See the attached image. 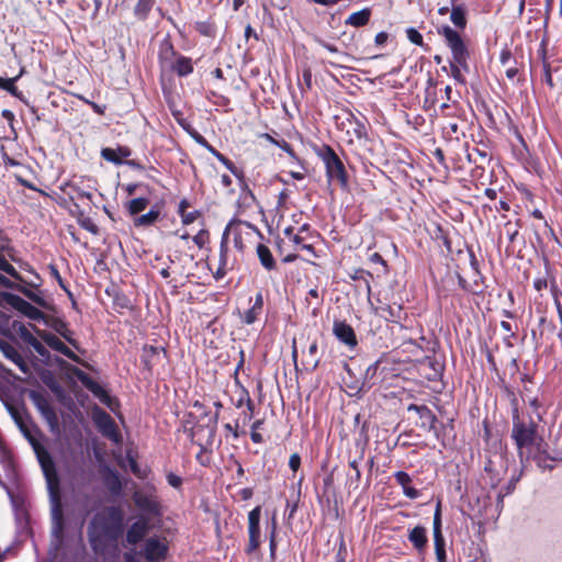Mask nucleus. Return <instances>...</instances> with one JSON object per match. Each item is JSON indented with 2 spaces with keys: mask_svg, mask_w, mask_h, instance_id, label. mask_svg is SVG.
<instances>
[{
  "mask_svg": "<svg viewBox=\"0 0 562 562\" xmlns=\"http://www.w3.org/2000/svg\"><path fill=\"white\" fill-rule=\"evenodd\" d=\"M123 532L124 513L119 506H108L94 514L87 528L89 544L98 555H105L110 548L117 551Z\"/></svg>",
  "mask_w": 562,
  "mask_h": 562,
  "instance_id": "1",
  "label": "nucleus"
},
{
  "mask_svg": "<svg viewBox=\"0 0 562 562\" xmlns=\"http://www.w3.org/2000/svg\"><path fill=\"white\" fill-rule=\"evenodd\" d=\"M510 438L516 447L521 463L528 462L531 458L537 460L539 467L552 469V465H544L547 451L540 449L543 442L539 434V425L532 418L524 419L520 415L513 417Z\"/></svg>",
  "mask_w": 562,
  "mask_h": 562,
  "instance_id": "2",
  "label": "nucleus"
},
{
  "mask_svg": "<svg viewBox=\"0 0 562 562\" xmlns=\"http://www.w3.org/2000/svg\"><path fill=\"white\" fill-rule=\"evenodd\" d=\"M20 428L31 443L44 473L52 505V519L53 521L65 520L61 504L60 479L55 461L49 451L33 437L22 424H20Z\"/></svg>",
  "mask_w": 562,
  "mask_h": 562,
  "instance_id": "3",
  "label": "nucleus"
},
{
  "mask_svg": "<svg viewBox=\"0 0 562 562\" xmlns=\"http://www.w3.org/2000/svg\"><path fill=\"white\" fill-rule=\"evenodd\" d=\"M158 65L161 72L188 77L194 70L192 58L180 54L169 37L164 38L158 48Z\"/></svg>",
  "mask_w": 562,
  "mask_h": 562,
  "instance_id": "4",
  "label": "nucleus"
},
{
  "mask_svg": "<svg viewBox=\"0 0 562 562\" xmlns=\"http://www.w3.org/2000/svg\"><path fill=\"white\" fill-rule=\"evenodd\" d=\"M314 153L323 161L328 182H337L342 189L349 187V176L344 161L328 144L314 147Z\"/></svg>",
  "mask_w": 562,
  "mask_h": 562,
  "instance_id": "5",
  "label": "nucleus"
},
{
  "mask_svg": "<svg viewBox=\"0 0 562 562\" xmlns=\"http://www.w3.org/2000/svg\"><path fill=\"white\" fill-rule=\"evenodd\" d=\"M229 234H233L234 247L239 252H244L248 245L252 244L257 237L263 238L262 233L256 225L238 218H233L228 222L222 236H226L228 241Z\"/></svg>",
  "mask_w": 562,
  "mask_h": 562,
  "instance_id": "6",
  "label": "nucleus"
},
{
  "mask_svg": "<svg viewBox=\"0 0 562 562\" xmlns=\"http://www.w3.org/2000/svg\"><path fill=\"white\" fill-rule=\"evenodd\" d=\"M438 33L443 36L447 46L450 48L452 60L457 61L464 71H469L470 52L458 31L449 25H443L438 30Z\"/></svg>",
  "mask_w": 562,
  "mask_h": 562,
  "instance_id": "7",
  "label": "nucleus"
},
{
  "mask_svg": "<svg viewBox=\"0 0 562 562\" xmlns=\"http://www.w3.org/2000/svg\"><path fill=\"white\" fill-rule=\"evenodd\" d=\"M211 153L222 165H224L238 180L240 183V200L246 206H250L256 202V196L249 186L245 181V176L243 170L238 169L235 164L227 158L225 155L220 153L214 146L209 149Z\"/></svg>",
  "mask_w": 562,
  "mask_h": 562,
  "instance_id": "8",
  "label": "nucleus"
},
{
  "mask_svg": "<svg viewBox=\"0 0 562 562\" xmlns=\"http://www.w3.org/2000/svg\"><path fill=\"white\" fill-rule=\"evenodd\" d=\"M92 420L103 437L110 439L114 443H121L122 435L115 420L109 413L99 406H94L92 409Z\"/></svg>",
  "mask_w": 562,
  "mask_h": 562,
  "instance_id": "9",
  "label": "nucleus"
},
{
  "mask_svg": "<svg viewBox=\"0 0 562 562\" xmlns=\"http://www.w3.org/2000/svg\"><path fill=\"white\" fill-rule=\"evenodd\" d=\"M457 285V277L448 271L437 283L436 294L440 305L456 308L461 303V297L454 292Z\"/></svg>",
  "mask_w": 562,
  "mask_h": 562,
  "instance_id": "10",
  "label": "nucleus"
},
{
  "mask_svg": "<svg viewBox=\"0 0 562 562\" xmlns=\"http://www.w3.org/2000/svg\"><path fill=\"white\" fill-rule=\"evenodd\" d=\"M260 518L261 506H256L248 513V543L245 548L248 555L254 554L261 544Z\"/></svg>",
  "mask_w": 562,
  "mask_h": 562,
  "instance_id": "11",
  "label": "nucleus"
},
{
  "mask_svg": "<svg viewBox=\"0 0 562 562\" xmlns=\"http://www.w3.org/2000/svg\"><path fill=\"white\" fill-rule=\"evenodd\" d=\"M29 396L50 429H57L59 425L58 416L46 395L38 391H31Z\"/></svg>",
  "mask_w": 562,
  "mask_h": 562,
  "instance_id": "12",
  "label": "nucleus"
},
{
  "mask_svg": "<svg viewBox=\"0 0 562 562\" xmlns=\"http://www.w3.org/2000/svg\"><path fill=\"white\" fill-rule=\"evenodd\" d=\"M29 396L50 429H57L59 425L58 416L46 395L38 391H31Z\"/></svg>",
  "mask_w": 562,
  "mask_h": 562,
  "instance_id": "13",
  "label": "nucleus"
},
{
  "mask_svg": "<svg viewBox=\"0 0 562 562\" xmlns=\"http://www.w3.org/2000/svg\"><path fill=\"white\" fill-rule=\"evenodd\" d=\"M340 131H345L347 142L352 144L355 140L368 139V132L366 124L356 117L351 112L348 116L338 124Z\"/></svg>",
  "mask_w": 562,
  "mask_h": 562,
  "instance_id": "14",
  "label": "nucleus"
},
{
  "mask_svg": "<svg viewBox=\"0 0 562 562\" xmlns=\"http://www.w3.org/2000/svg\"><path fill=\"white\" fill-rule=\"evenodd\" d=\"M371 306L375 315L384 318L389 323L400 324L407 317L403 305L398 303L389 304L378 299L376 304L371 303Z\"/></svg>",
  "mask_w": 562,
  "mask_h": 562,
  "instance_id": "15",
  "label": "nucleus"
},
{
  "mask_svg": "<svg viewBox=\"0 0 562 562\" xmlns=\"http://www.w3.org/2000/svg\"><path fill=\"white\" fill-rule=\"evenodd\" d=\"M169 547L167 540L157 536L149 537L144 543L142 554L147 562H160L168 555Z\"/></svg>",
  "mask_w": 562,
  "mask_h": 562,
  "instance_id": "16",
  "label": "nucleus"
},
{
  "mask_svg": "<svg viewBox=\"0 0 562 562\" xmlns=\"http://www.w3.org/2000/svg\"><path fill=\"white\" fill-rule=\"evenodd\" d=\"M71 371L77 376V379L82 383V385L87 390H89L102 404L109 407L111 406L112 397L103 386H101L89 374H87L79 368L74 367Z\"/></svg>",
  "mask_w": 562,
  "mask_h": 562,
  "instance_id": "17",
  "label": "nucleus"
},
{
  "mask_svg": "<svg viewBox=\"0 0 562 562\" xmlns=\"http://www.w3.org/2000/svg\"><path fill=\"white\" fill-rule=\"evenodd\" d=\"M167 350L161 346L145 345L142 348L140 362L145 370L151 372L155 367L167 359Z\"/></svg>",
  "mask_w": 562,
  "mask_h": 562,
  "instance_id": "18",
  "label": "nucleus"
},
{
  "mask_svg": "<svg viewBox=\"0 0 562 562\" xmlns=\"http://www.w3.org/2000/svg\"><path fill=\"white\" fill-rule=\"evenodd\" d=\"M37 335L53 350L60 352L74 362L85 364L83 360L67 347L56 335L45 330H37Z\"/></svg>",
  "mask_w": 562,
  "mask_h": 562,
  "instance_id": "19",
  "label": "nucleus"
},
{
  "mask_svg": "<svg viewBox=\"0 0 562 562\" xmlns=\"http://www.w3.org/2000/svg\"><path fill=\"white\" fill-rule=\"evenodd\" d=\"M407 411L417 414L418 418L415 422L417 427L425 431L436 430L437 416L426 405L409 404Z\"/></svg>",
  "mask_w": 562,
  "mask_h": 562,
  "instance_id": "20",
  "label": "nucleus"
},
{
  "mask_svg": "<svg viewBox=\"0 0 562 562\" xmlns=\"http://www.w3.org/2000/svg\"><path fill=\"white\" fill-rule=\"evenodd\" d=\"M283 233L288 238L289 246L292 248V250L296 252L305 250L312 257H317L313 244L308 243L310 238L307 235L294 234V227L292 226L286 227Z\"/></svg>",
  "mask_w": 562,
  "mask_h": 562,
  "instance_id": "21",
  "label": "nucleus"
},
{
  "mask_svg": "<svg viewBox=\"0 0 562 562\" xmlns=\"http://www.w3.org/2000/svg\"><path fill=\"white\" fill-rule=\"evenodd\" d=\"M149 531V521L147 518L140 517L134 521L127 529L125 541L130 546L139 543Z\"/></svg>",
  "mask_w": 562,
  "mask_h": 562,
  "instance_id": "22",
  "label": "nucleus"
},
{
  "mask_svg": "<svg viewBox=\"0 0 562 562\" xmlns=\"http://www.w3.org/2000/svg\"><path fill=\"white\" fill-rule=\"evenodd\" d=\"M333 333L339 341H341L351 349H353L358 345V340L353 328L345 321H335Z\"/></svg>",
  "mask_w": 562,
  "mask_h": 562,
  "instance_id": "23",
  "label": "nucleus"
},
{
  "mask_svg": "<svg viewBox=\"0 0 562 562\" xmlns=\"http://www.w3.org/2000/svg\"><path fill=\"white\" fill-rule=\"evenodd\" d=\"M418 370L424 373V376L429 381H436L440 378L442 366L434 357L425 356L418 360Z\"/></svg>",
  "mask_w": 562,
  "mask_h": 562,
  "instance_id": "24",
  "label": "nucleus"
},
{
  "mask_svg": "<svg viewBox=\"0 0 562 562\" xmlns=\"http://www.w3.org/2000/svg\"><path fill=\"white\" fill-rule=\"evenodd\" d=\"M263 311V294L258 291L251 306L240 314V322L245 325H252L261 316Z\"/></svg>",
  "mask_w": 562,
  "mask_h": 562,
  "instance_id": "25",
  "label": "nucleus"
},
{
  "mask_svg": "<svg viewBox=\"0 0 562 562\" xmlns=\"http://www.w3.org/2000/svg\"><path fill=\"white\" fill-rule=\"evenodd\" d=\"M471 257V267L473 270V278L470 282L469 286L465 288V292L471 293L473 295H481L484 293L485 284H484V277L480 271L479 262L476 260V257L473 252L470 255Z\"/></svg>",
  "mask_w": 562,
  "mask_h": 562,
  "instance_id": "26",
  "label": "nucleus"
},
{
  "mask_svg": "<svg viewBox=\"0 0 562 562\" xmlns=\"http://www.w3.org/2000/svg\"><path fill=\"white\" fill-rule=\"evenodd\" d=\"M0 351L2 355L12 361L18 368L23 372H29V367L21 353L16 350V348L9 341L0 339Z\"/></svg>",
  "mask_w": 562,
  "mask_h": 562,
  "instance_id": "27",
  "label": "nucleus"
},
{
  "mask_svg": "<svg viewBox=\"0 0 562 562\" xmlns=\"http://www.w3.org/2000/svg\"><path fill=\"white\" fill-rule=\"evenodd\" d=\"M132 155V150L127 146H117V148L104 147L101 149V157L114 165H122L124 159Z\"/></svg>",
  "mask_w": 562,
  "mask_h": 562,
  "instance_id": "28",
  "label": "nucleus"
},
{
  "mask_svg": "<svg viewBox=\"0 0 562 562\" xmlns=\"http://www.w3.org/2000/svg\"><path fill=\"white\" fill-rule=\"evenodd\" d=\"M228 241L226 240V236H222L220 243V256H218V265L216 271L213 273L215 280L223 279L228 270Z\"/></svg>",
  "mask_w": 562,
  "mask_h": 562,
  "instance_id": "29",
  "label": "nucleus"
},
{
  "mask_svg": "<svg viewBox=\"0 0 562 562\" xmlns=\"http://www.w3.org/2000/svg\"><path fill=\"white\" fill-rule=\"evenodd\" d=\"M450 21L458 29L464 30L468 23L467 7L461 0H451Z\"/></svg>",
  "mask_w": 562,
  "mask_h": 562,
  "instance_id": "30",
  "label": "nucleus"
},
{
  "mask_svg": "<svg viewBox=\"0 0 562 562\" xmlns=\"http://www.w3.org/2000/svg\"><path fill=\"white\" fill-rule=\"evenodd\" d=\"M50 327L59 334L69 345L80 351V346L77 339L74 338V331L69 328L68 324L58 317L53 318L49 324Z\"/></svg>",
  "mask_w": 562,
  "mask_h": 562,
  "instance_id": "31",
  "label": "nucleus"
},
{
  "mask_svg": "<svg viewBox=\"0 0 562 562\" xmlns=\"http://www.w3.org/2000/svg\"><path fill=\"white\" fill-rule=\"evenodd\" d=\"M161 209L162 204L155 203L147 213L134 217V226L148 227L154 225L160 218Z\"/></svg>",
  "mask_w": 562,
  "mask_h": 562,
  "instance_id": "32",
  "label": "nucleus"
},
{
  "mask_svg": "<svg viewBox=\"0 0 562 562\" xmlns=\"http://www.w3.org/2000/svg\"><path fill=\"white\" fill-rule=\"evenodd\" d=\"M407 538L418 553H423L426 550L428 537L425 527H414L413 529L409 530Z\"/></svg>",
  "mask_w": 562,
  "mask_h": 562,
  "instance_id": "33",
  "label": "nucleus"
},
{
  "mask_svg": "<svg viewBox=\"0 0 562 562\" xmlns=\"http://www.w3.org/2000/svg\"><path fill=\"white\" fill-rule=\"evenodd\" d=\"M394 479L396 483L402 486L403 494L406 497L411 499H416L420 496V492L417 488L411 486L412 477L407 472L397 471L394 473Z\"/></svg>",
  "mask_w": 562,
  "mask_h": 562,
  "instance_id": "34",
  "label": "nucleus"
},
{
  "mask_svg": "<svg viewBox=\"0 0 562 562\" xmlns=\"http://www.w3.org/2000/svg\"><path fill=\"white\" fill-rule=\"evenodd\" d=\"M317 351L318 344L317 340L314 339L308 345L305 359L302 361V364L306 371L313 372L318 368L321 359L317 357Z\"/></svg>",
  "mask_w": 562,
  "mask_h": 562,
  "instance_id": "35",
  "label": "nucleus"
},
{
  "mask_svg": "<svg viewBox=\"0 0 562 562\" xmlns=\"http://www.w3.org/2000/svg\"><path fill=\"white\" fill-rule=\"evenodd\" d=\"M372 15L371 8H363L360 11L351 13L346 20V25H351L355 27H361L369 23Z\"/></svg>",
  "mask_w": 562,
  "mask_h": 562,
  "instance_id": "36",
  "label": "nucleus"
},
{
  "mask_svg": "<svg viewBox=\"0 0 562 562\" xmlns=\"http://www.w3.org/2000/svg\"><path fill=\"white\" fill-rule=\"evenodd\" d=\"M256 252H257V256L259 258L261 266L266 270L271 271L277 268V262H276V260L272 256V252L268 246H266L263 244H258L256 247Z\"/></svg>",
  "mask_w": 562,
  "mask_h": 562,
  "instance_id": "37",
  "label": "nucleus"
},
{
  "mask_svg": "<svg viewBox=\"0 0 562 562\" xmlns=\"http://www.w3.org/2000/svg\"><path fill=\"white\" fill-rule=\"evenodd\" d=\"M156 4V0H137L133 13L139 21H146Z\"/></svg>",
  "mask_w": 562,
  "mask_h": 562,
  "instance_id": "38",
  "label": "nucleus"
},
{
  "mask_svg": "<svg viewBox=\"0 0 562 562\" xmlns=\"http://www.w3.org/2000/svg\"><path fill=\"white\" fill-rule=\"evenodd\" d=\"M349 278L356 282L362 283L366 288L367 295L370 299L372 293L370 280L373 278V274L368 270L358 268L355 269L352 273H349Z\"/></svg>",
  "mask_w": 562,
  "mask_h": 562,
  "instance_id": "39",
  "label": "nucleus"
},
{
  "mask_svg": "<svg viewBox=\"0 0 562 562\" xmlns=\"http://www.w3.org/2000/svg\"><path fill=\"white\" fill-rule=\"evenodd\" d=\"M149 205V199L140 196L127 201L124 206L131 216H139V214Z\"/></svg>",
  "mask_w": 562,
  "mask_h": 562,
  "instance_id": "40",
  "label": "nucleus"
},
{
  "mask_svg": "<svg viewBox=\"0 0 562 562\" xmlns=\"http://www.w3.org/2000/svg\"><path fill=\"white\" fill-rule=\"evenodd\" d=\"M501 389H502L505 397L508 400V402L510 404L512 418L519 416L520 415L519 401H518V396H517L515 390L512 386H509L508 384H506L504 380H502Z\"/></svg>",
  "mask_w": 562,
  "mask_h": 562,
  "instance_id": "41",
  "label": "nucleus"
},
{
  "mask_svg": "<svg viewBox=\"0 0 562 562\" xmlns=\"http://www.w3.org/2000/svg\"><path fill=\"white\" fill-rule=\"evenodd\" d=\"M194 30L204 37L214 38L216 36V23L213 18L205 21H198L194 23Z\"/></svg>",
  "mask_w": 562,
  "mask_h": 562,
  "instance_id": "42",
  "label": "nucleus"
},
{
  "mask_svg": "<svg viewBox=\"0 0 562 562\" xmlns=\"http://www.w3.org/2000/svg\"><path fill=\"white\" fill-rule=\"evenodd\" d=\"M2 299L8 305L13 307L21 314L24 313L25 307H27V305L30 304V302L25 301L21 296L9 292L2 293Z\"/></svg>",
  "mask_w": 562,
  "mask_h": 562,
  "instance_id": "43",
  "label": "nucleus"
},
{
  "mask_svg": "<svg viewBox=\"0 0 562 562\" xmlns=\"http://www.w3.org/2000/svg\"><path fill=\"white\" fill-rule=\"evenodd\" d=\"M19 78H20V76H16L13 78H7V79L0 77V89L7 91L11 95H13L20 100H23V93L15 86V82L18 81Z\"/></svg>",
  "mask_w": 562,
  "mask_h": 562,
  "instance_id": "44",
  "label": "nucleus"
},
{
  "mask_svg": "<svg viewBox=\"0 0 562 562\" xmlns=\"http://www.w3.org/2000/svg\"><path fill=\"white\" fill-rule=\"evenodd\" d=\"M16 291L24 294L27 299H30L32 302L37 304L41 307L48 308L49 304L44 299L43 294L41 292L32 291L25 286H16Z\"/></svg>",
  "mask_w": 562,
  "mask_h": 562,
  "instance_id": "45",
  "label": "nucleus"
},
{
  "mask_svg": "<svg viewBox=\"0 0 562 562\" xmlns=\"http://www.w3.org/2000/svg\"><path fill=\"white\" fill-rule=\"evenodd\" d=\"M75 206L79 209L78 204H75ZM77 222L83 229L90 232L91 234L95 235L99 233V227L94 221L91 217L85 215L83 211L81 210H78Z\"/></svg>",
  "mask_w": 562,
  "mask_h": 562,
  "instance_id": "46",
  "label": "nucleus"
},
{
  "mask_svg": "<svg viewBox=\"0 0 562 562\" xmlns=\"http://www.w3.org/2000/svg\"><path fill=\"white\" fill-rule=\"evenodd\" d=\"M547 460L562 462V424L558 430L557 437L553 441V454H546Z\"/></svg>",
  "mask_w": 562,
  "mask_h": 562,
  "instance_id": "47",
  "label": "nucleus"
},
{
  "mask_svg": "<svg viewBox=\"0 0 562 562\" xmlns=\"http://www.w3.org/2000/svg\"><path fill=\"white\" fill-rule=\"evenodd\" d=\"M381 364V360H376L375 362H373L372 364H370L366 372H364V378H363V386H367V387H372L373 385L376 384V373H378V370H379V367Z\"/></svg>",
  "mask_w": 562,
  "mask_h": 562,
  "instance_id": "48",
  "label": "nucleus"
},
{
  "mask_svg": "<svg viewBox=\"0 0 562 562\" xmlns=\"http://www.w3.org/2000/svg\"><path fill=\"white\" fill-rule=\"evenodd\" d=\"M66 188L70 189L68 192L69 199L71 201H75L76 199H88L91 200L92 194L90 192H87L82 189H80L78 186L72 183H66L65 186L60 187L63 191H66Z\"/></svg>",
  "mask_w": 562,
  "mask_h": 562,
  "instance_id": "49",
  "label": "nucleus"
},
{
  "mask_svg": "<svg viewBox=\"0 0 562 562\" xmlns=\"http://www.w3.org/2000/svg\"><path fill=\"white\" fill-rule=\"evenodd\" d=\"M136 505L143 509V510H146L148 513H151V514H158L159 513V504L149 498V497H140L138 499H136Z\"/></svg>",
  "mask_w": 562,
  "mask_h": 562,
  "instance_id": "50",
  "label": "nucleus"
},
{
  "mask_svg": "<svg viewBox=\"0 0 562 562\" xmlns=\"http://www.w3.org/2000/svg\"><path fill=\"white\" fill-rule=\"evenodd\" d=\"M419 341L415 340V339H406L403 341V346H405V351H411V352H416L417 350H420V351H424L425 348L423 346L424 342H427L429 344V341L426 339L425 336L420 335Z\"/></svg>",
  "mask_w": 562,
  "mask_h": 562,
  "instance_id": "51",
  "label": "nucleus"
},
{
  "mask_svg": "<svg viewBox=\"0 0 562 562\" xmlns=\"http://www.w3.org/2000/svg\"><path fill=\"white\" fill-rule=\"evenodd\" d=\"M435 554L438 562H448L446 554V540L443 538H434Z\"/></svg>",
  "mask_w": 562,
  "mask_h": 562,
  "instance_id": "52",
  "label": "nucleus"
},
{
  "mask_svg": "<svg viewBox=\"0 0 562 562\" xmlns=\"http://www.w3.org/2000/svg\"><path fill=\"white\" fill-rule=\"evenodd\" d=\"M199 446L200 451L196 453L195 459L200 465L207 468L212 462V451L201 443Z\"/></svg>",
  "mask_w": 562,
  "mask_h": 562,
  "instance_id": "53",
  "label": "nucleus"
},
{
  "mask_svg": "<svg viewBox=\"0 0 562 562\" xmlns=\"http://www.w3.org/2000/svg\"><path fill=\"white\" fill-rule=\"evenodd\" d=\"M432 531H434V538H443L442 531H441V503L438 502L436 506V510L434 514V522H432Z\"/></svg>",
  "mask_w": 562,
  "mask_h": 562,
  "instance_id": "54",
  "label": "nucleus"
},
{
  "mask_svg": "<svg viewBox=\"0 0 562 562\" xmlns=\"http://www.w3.org/2000/svg\"><path fill=\"white\" fill-rule=\"evenodd\" d=\"M0 270L14 278L18 281H22L21 274L18 270L0 254Z\"/></svg>",
  "mask_w": 562,
  "mask_h": 562,
  "instance_id": "55",
  "label": "nucleus"
},
{
  "mask_svg": "<svg viewBox=\"0 0 562 562\" xmlns=\"http://www.w3.org/2000/svg\"><path fill=\"white\" fill-rule=\"evenodd\" d=\"M269 550H270V558H276L277 552V519L276 517H272L271 520V529L269 532Z\"/></svg>",
  "mask_w": 562,
  "mask_h": 562,
  "instance_id": "56",
  "label": "nucleus"
},
{
  "mask_svg": "<svg viewBox=\"0 0 562 562\" xmlns=\"http://www.w3.org/2000/svg\"><path fill=\"white\" fill-rule=\"evenodd\" d=\"M542 67H543V80L549 86L550 89L554 88V82L552 78L551 65L547 60L546 50L542 52Z\"/></svg>",
  "mask_w": 562,
  "mask_h": 562,
  "instance_id": "57",
  "label": "nucleus"
},
{
  "mask_svg": "<svg viewBox=\"0 0 562 562\" xmlns=\"http://www.w3.org/2000/svg\"><path fill=\"white\" fill-rule=\"evenodd\" d=\"M462 70H464L457 61L452 60L450 61V75L451 77L461 85H465L467 80L462 74Z\"/></svg>",
  "mask_w": 562,
  "mask_h": 562,
  "instance_id": "58",
  "label": "nucleus"
},
{
  "mask_svg": "<svg viewBox=\"0 0 562 562\" xmlns=\"http://www.w3.org/2000/svg\"><path fill=\"white\" fill-rule=\"evenodd\" d=\"M48 270H49V274L53 279H55L58 283V285L66 292L68 293L69 295H71V292L69 291L68 289V285L66 284V282L64 281V279L61 278L60 273H59V270L58 268L50 263L48 266Z\"/></svg>",
  "mask_w": 562,
  "mask_h": 562,
  "instance_id": "59",
  "label": "nucleus"
},
{
  "mask_svg": "<svg viewBox=\"0 0 562 562\" xmlns=\"http://www.w3.org/2000/svg\"><path fill=\"white\" fill-rule=\"evenodd\" d=\"M299 88L304 93L312 89V71L306 68L302 72V81L299 80Z\"/></svg>",
  "mask_w": 562,
  "mask_h": 562,
  "instance_id": "60",
  "label": "nucleus"
},
{
  "mask_svg": "<svg viewBox=\"0 0 562 562\" xmlns=\"http://www.w3.org/2000/svg\"><path fill=\"white\" fill-rule=\"evenodd\" d=\"M183 225H190L202 216V212L199 210L187 211L179 215Z\"/></svg>",
  "mask_w": 562,
  "mask_h": 562,
  "instance_id": "61",
  "label": "nucleus"
},
{
  "mask_svg": "<svg viewBox=\"0 0 562 562\" xmlns=\"http://www.w3.org/2000/svg\"><path fill=\"white\" fill-rule=\"evenodd\" d=\"M406 36L413 44L425 47L424 37L415 27H408Z\"/></svg>",
  "mask_w": 562,
  "mask_h": 562,
  "instance_id": "62",
  "label": "nucleus"
},
{
  "mask_svg": "<svg viewBox=\"0 0 562 562\" xmlns=\"http://www.w3.org/2000/svg\"><path fill=\"white\" fill-rule=\"evenodd\" d=\"M23 315L32 321H41L45 318V314L31 303L25 307Z\"/></svg>",
  "mask_w": 562,
  "mask_h": 562,
  "instance_id": "63",
  "label": "nucleus"
},
{
  "mask_svg": "<svg viewBox=\"0 0 562 562\" xmlns=\"http://www.w3.org/2000/svg\"><path fill=\"white\" fill-rule=\"evenodd\" d=\"M276 146L282 149L284 153H286L292 159L300 161V158L296 155L295 150L293 149L292 145L285 139H279L278 142H276Z\"/></svg>",
  "mask_w": 562,
  "mask_h": 562,
  "instance_id": "64",
  "label": "nucleus"
}]
</instances>
